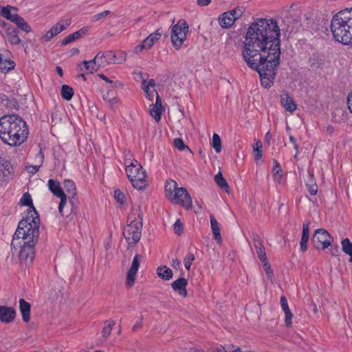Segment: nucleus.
<instances>
[{
    "instance_id": "obj_1",
    "label": "nucleus",
    "mask_w": 352,
    "mask_h": 352,
    "mask_svg": "<svg viewBox=\"0 0 352 352\" xmlns=\"http://www.w3.org/2000/svg\"><path fill=\"white\" fill-rule=\"evenodd\" d=\"M280 29L274 19L257 18L250 24L243 42V59L256 71L261 84L270 88L274 82L280 58Z\"/></svg>"
},
{
    "instance_id": "obj_2",
    "label": "nucleus",
    "mask_w": 352,
    "mask_h": 352,
    "mask_svg": "<svg viewBox=\"0 0 352 352\" xmlns=\"http://www.w3.org/2000/svg\"><path fill=\"white\" fill-rule=\"evenodd\" d=\"M26 122L15 114L4 116L0 119V139L10 146L23 144L28 138Z\"/></svg>"
},
{
    "instance_id": "obj_3",
    "label": "nucleus",
    "mask_w": 352,
    "mask_h": 352,
    "mask_svg": "<svg viewBox=\"0 0 352 352\" xmlns=\"http://www.w3.org/2000/svg\"><path fill=\"white\" fill-rule=\"evenodd\" d=\"M331 30L336 41L352 45V8L335 14L331 22Z\"/></svg>"
},
{
    "instance_id": "obj_4",
    "label": "nucleus",
    "mask_w": 352,
    "mask_h": 352,
    "mask_svg": "<svg viewBox=\"0 0 352 352\" xmlns=\"http://www.w3.org/2000/svg\"><path fill=\"white\" fill-rule=\"evenodd\" d=\"M40 218L36 210H32L30 214L21 219L13 236L12 246L16 239H21L23 242L37 243L39 237Z\"/></svg>"
},
{
    "instance_id": "obj_5",
    "label": "nucleus",
    "mask_w": 352,
    "mask_h": 352,
    "mask_svg": "<svg viewBox=\"0 0 352 352\" xmlns=\"http://www.w3.org/2000/svg\"><path fill=\"white\" fill-rule=\"evenodd\" d=\"M126 173L134 188L142 189L146 186V171L137 161L126 167Z\"/></svg>"
},
{
    "instance_id": "obj_6",
    "label": "nucleus",
    "mask_w": 352,
    "mask_h": 352,
    "mask_svg": "<svg viewBox=\"0 0 352 352\" xmlns=\"http://www.w3.org/2000/svg\"><path fill=\"white\" fill-rule=\"evenodd\" d=\"M127 222L129 223L124 229L123 235L126 240L130 239V233L141 232L142 228V214L140 208H133L129 214Z\"/></svg>"
},
{
    "instance_id": "obj_7",
    "label": "nucleus",
    "mask_w": 352,
    "mask_h": 352,
    "mask_svg": "<svg viewBox=\"0 0 352 352\" xmlns=\"http://www.w3.org/2000/svg\"><path fill=\"white\" fill-rule=\"evenodd\" d=\"M189 27L186 21L180 19L177 23L173 26L171 32V42L174 47L178 50L186 39Z\"/></svg>"
},
{
    "instance_id": "obj_8",
    "label": "nucleus",
    "mask_w": 352,
    "mask_h": 352,
    "mask_svg": "<svg viewBox=\"0 0 352 352\" xmlns=\"http://www.w3.org/2000/svg\"><path fill=\"white\" fill-rule=\"evenodd\" d=\"M333 241V237L323 228L317 229L311 239L312 243L317 250H325L331 244Z\"/></svg>"
},
{
    "instance_id": "obj_9",
    "label": "nucleus",
    "mask_w": 352,
    "mask_h": 352,
    "mask_svg": "<svg viewBox=\"0 0 352 352\" xmlns=\"http://www.w3.org/2000/svg\"><path fill=\"white\" fill-rule=\"evenodd\" d=\"M242 16V10L240 7L226 12L219 16V23L223 29L230 28L235 21Z\"/></svg>"
},
{
    "instance_id": "obj_10",
    "label": "nucleus",
    "mask_w": 352,
    "mask_h": 352,
    "mask_svg": "<svg viewBox=\"0 0 352 352\" xmlns=\"http://www.w3.org/2000/svg\"><path fill=\"white\" fill-rule=\"evenodd\" d=\"M171 201L175 204H179L185 209H190L192 207V199L185 188L181 187L175 191Z\"/></svg>"
},
{
    "instance_id": "obj_11",
    "label": "nucleus",
    "mask_w": 352,
    "mask_h": 352,
    "mask_svg": "<svg viewBox=\"0 0 352 352\" xmlns=\"http://www.w3.org/2000/svg\"><path fill=\"white\" fill-rule=\"evenodd\" d=\"M48 187L50 190L57 197L60 199V201L58 206V211L62 216L63 214V208L67 201V195L61 188L58 182L55 181L52 179L48 180Z\"/></svg>"
},
{
    "instance_id": "obj_12",
    "label": "nucleus",
    "mask_w": 352,
    "mask_h": 352,
    "mask_svg": "<svg viewBox=\"0 0 352 352\" xmlns=\"http://www.w3.org/2000/svg\"><path fill=\"white\" fill-rule=\"evenodd\" d=\"M162 34L161 29H158L154 33L148 35L141 43L135 47V53L138 54L143 50L151 49L154 43L160 38Z\"/></svg>"
},
{
    "instance_id": "obj_13",
    "label": "nucleus",
    "mask_w": 352,
    "mask_h": 352,
    "mask_svg": "<svg viewBox=\"0 0 352 352\" xmlns=\"http://www.w3.org/2000/svg\"><path fill=\"white\" fill-rule=\"evenodd\" d=\"M101 60L105 64H120L126 60V55L124 52L115 53L112 51L105 52H100Z\"/></svg>"
},
{
    "instance_id": "obj_14",
    "label": "nucleus",
    "mask_w": 352,
    "mask_h": 352,
    "mask_svg": "<svg viewBox=\"0 0 352 352\" xmlns=\"http://www.w3.org/2000/svg\"><path fill=\"white\" fill-rule=\"evenodd\" d=\"M37 243L23 242L21 245V248L19 252V259L21 261L31 263L34 258V246Z\"/></svg>"
},
{
    "instance_id": "obj_15",
    "label": "nucleus",
    "mask_w": 352,
    "mask_h": 352,
    "mask_svg": "<svg viewBox=\"0 0 352 352\" xmlns=\"http://www.w3.org/2000/svg\"><path fill=\"white\" fill-rule=\"evenodd\" d=\"M70 22L68 20H65L64 21H60L55 24L54 26L51 28L50 30H48L45 34L41 37V40L42 42H48L50 41L54 36L60 33L62 31L67 29V28L69 25Z\"/></svg>"
},
{
    "instance_id": "obj_16",
    "label": "nucleus",
    "mask_w": 352,
    "mask_h": 352,
    "mask_svg": "<svg viewBox=\"0 0 352 352\" xmlns=\"http://www.w3.org/2000/svg\"><path fill=\"white\" fill-rule=\"evenodd\" d=\"M140 257L141 256L139 254H136L134 256L131 266L127 272L126 278V284L127 285V286L130 287L134 285L135 280L136 278V274L140 265Z\"/></svg>"
},
{
    "instance_id": "obj_17",
    "label": "nucleus",
    "mask_w": 352,
    "mask_h": 352,
    "mask_svg": "<svg viewBox=\"0 0 352 352\" xmlns=\"http://www.w3.org/2000/svg\"><path fill=\"white\" fill-rule=\"evenodd\" d=\"M11 164L3 157L0 152V179L1 182H7L11 176Z\"/></svg>"
},
{
    "instance_id": "obj_18",
    "label": "nucleus",
    "mask_w": 352,
    "mask_h": 352,
    "mask_svg": "<svg viewBox=\"0 0 352 352\" xmlns=\"http://www.w3.org/2000/svg\"><path fill=\"white\" fill-rule=\"evenodd\" d=\"M16 317V311L11 307L0 305V322L8 324Z\"/></svg>"
},
{
    "instance_id": "obj_19",
    "label": "nucleus",
    "mask_w": 352,
    "mask_h": 352,
    "mask_svg": "<svg viewBox=\"0 0 352 352\" xmlns=\"http://www.w3.org/2000/svg\"><path fill=\"white\" fill-rule=\"evenodd\" d=\"M187 284V280L184 277H181L173 282L171 287L174 291L177 292L180 296L185 298L188 295V292L186 290Z\"/></svg>"
},
{
    "instance_id": "obj_20",
    "label": "nucleus",
    "mask_w": 352,
    "mask_h": 352,
    "mask_svg": "<svg viewBox=\"0 0 352 352\" xmlns=\"http://www.w3.org/2000/svg\"><path fill=\"white\" fill-rule=\"evenodd\" d=\"M0 15L14 23L17 22V18L21 16L16 13V8L10 6L3 7L0 10Z\"/></svg>"
},
{
    "instance_id": "obj_21",
    "label": "nucleus",
    "mask_w": 352,
    "mask_h": 352,
    "mask_svg": "<svg viewBox=\"0 0 352 352\" xmlns=\"http://www.w3.org/2000/svg\"><path fill=\"white\" fill-rule=\"evenodd\" d=\"M3 27L6 29V37L9 43L12 45H17L21 42L16 29L7 27V24L6 23H3Z\"/></svg>"
},
{
    "instance_id": "obj_22",
    "label": "nucleus",
    "mask_w": 352,
    "mask_h": 352,
    "mask_svg": "<svg viewBox=\"0 0 352 352\" xmlns=\"http://www.w3.org/2000/svg\"><path fill=\"white\" fill-rule=\"evenodd\" d=\"M63 186L68 195L69 202L72 207H74L75 205V195L76 194L75 183L72 180L65 179L63 182Z\"/></svg>"
},
{
    "instance_id": "obj_23",
    "label": "nucleus",
    "mask_w": 352,
    "mask_h": 352,
    "mask_svg": "<svg viewBox=\"0 0 352 352\" xmlns=\"http://www.w3.org/2000/svg\"><path fill=\"white\" fill-rule=\"evenodd\" d=\"M88 31V28H82L73 34L68 35L62 41L61 45H66L77 39H79L83 35L86 34Z\"/></svg>"
},
{
    "instance_id": "obj_24",
    "label": "nucleus",
    "mask_w": 352,
    "mask_h": 352,
    "mask_svg": "<svg viewBox=\"0 0 352 352\" xmlns=\"http://www.w3.org/2000/svg\"><path fill=\"white\" fill-rule=\"evenodd\" d=\"M309 221H305L302 224V237L300 243V250L302 252H305L307 250V243L309 238Z\"/></svg>"
},
{
    "instance_id": "obj_25",
    "label": "nucleus",
    "mask_w": 352,
    "mask_h": 352,
    "mask_svg": "<svg viewBox=\"0 0 352 352\" xmlns=\"http://www.w3.org/2000/svg\"><path fill=\"white\" fill-rule=\"evenodd\" d=\"M30 309L31 305L29 302H26L23 298L19 300V309L22 315V318L25 322L30 321Z\"/></svg>"
},
{
    "instance_id": "obj_26",
    "label": "nucleus",
    "mask_w": 352,
    "mask_h": 352,
    "mask_svg": "<svg viewBox=\"0 0 352 352\" xmlns=\"http://www.w3.org/2000/svg\"><path fill=\"white\" fill-rule=\"evenodd\" d=\"M210 224H211V229L212 231V234L214 236V239L217 241L218 243H221V236L220 232V228L219 224L217 221V220L215 219V217L213 215H210Z\"/></svg>"
},
{
    "instance_id": "obj_27",
    "label": "nucleus",
    "mask_w": 352,
    "mask_h": 352,
    "mask_svg": "<svg viewBox=\"0 0 352 352\" xmlns=\"http://www.w3.org/2000/svg\"><path fill=\"white\" fill-rule=\"evenodd\" d=\"M281 104L289 112L292 113L296 109V105L293 98L288 94L281 96Z\"/></svg>"
},
{
    "instance_id": "obj_28",
    "label": "nucleus",
    "mask_w": 352,
    "mask_h": 352,
    "mask_svg": "<svg viewBox=\"0 0 352 352\" xmlns=\"http://www.w3.org/2000/svg\"><path fill=\"white\" fill-rule=\"evenodd\" d=\"M178 188L177 183L173 179L167 181L165 185L166 197L171 200L174 193H175V191H177Z\"/></svg>"
},
{
    "instance_id": "obj_29",
    "label": "nucleus",
    "mask_w": 352,
    "mask_h": 352,
    "mask_svg": "<svg viewBox=\"0 0 352 352\" xmlns=\"http://www.w3.org/2000/svg\"><path fill=\"white\" fill-rule=\"evenodd\" d=\"M90 65H89V69H88L91 73H93L95 71L98 70V69L101 67H104L103 60H101L100 57V52H99L94 59L89 60Z\"/></svg>"
},
{
    "instance_id": "obj_30",
    "label": "nucleus",
    "mask_w": 352,
    "mask_h": 352,
    "mask_svg": "<svg viewBox=\"0 0 352 352\" xmlns=\"http://www.w3.org/2000/svg\"><path fill=\"white\" fill-rule=\"evenodd\" d=\"M157 274L159 277L165 280H168L173 277V271L166 265L160 266L157 269Z\"/></svg>"
},
{
    "instance_id": "obj_31",
    "label": "nucleus",
    "mask_w": 352,
    "mask_h": 352,
    "mask_svg": "<svg viewBox=\"0 0 352 352\" xmlns=\"http://www.w3.org/2000/svg\"><path fill=\"white\" fill-rule=\"evenodd\" d=\"M20 204L23 206H26L30 207V208L28 210L27 214H30V212L32 210H36V209L34 207L33 204H32V197L28 192H25L23 195L22 197L20 200Z\"/></svg>"
},
{
    "instance_id": "obj_32",
    "label": "nucleus",
    "mask_w": 352,
    "mask_h": 352,
    "mask_svg": "<svg viewBox=\"0 0 352 352\" xmlns=\"http://www.w3.org/2000/svg\"><path fill=\"white\" fill-rule=\"evenodd\" d=\"M341 245L342 251L350 256L349 262L352 263V243L346 238L341 241Z\"/></svg>"
},
{
    "instance_id": "obj_33",
    "label": "nucleus",
    "mask_w": 352,
    "mask_h": 352,
    "mask_svg": "<svg viewBox=\"0 0 352 352\" xmlns=\"http://www.w3.org/2000/svg\"><path fill=\"white\" fill-rule=\"evenodd\" d=\"M60 94L63 99L69 101L74 96V90L70 86L63 85L61 87Z\"/></svg>"
},
{
    "instance_id": "obj_34",
    "label": "nucleus",
    "mask_w": 352,
    "mask_h": 352,
    "mask_svg": "<svg viewBox=\"0 0 352 352\" xmlns=\"http://www.w3.org/2000/svg\"><path fill=\"white\" fill-rule=\"evenodd\" d=\"M214 181L216 184L224 191L228 192L229 190V186L228 184V182L225 179V178L223 177L221 173H217L214 176Z\"/></svg>"
},
{
    "instance_id": "obj_35",
    "label": "nucleus",
    "mask_w": 352,
    "mask_h": 352,
    "mask_svg": "<svg viewBox=\"0 0 352 352\" xmlns=\"http://www.w3.org/2000/svg\"><path fill=\"white\" fill-rule=\"evenodd\" d=\"M114 325L115 322L113 320H106L104 322V326L102 331V338L106 339L109 336Z\"/></svg>"
},
{
    "instance_id": "obj_36",
    "label": "nucleus",
    "mask_w": 352,
    "mask_h": 352,
    "mask_svg": "<svg viewBox=\"0 0 352 352\" xmlns=\"http://www.w3.org/2000/svg\"><path fill=\"white\" fill-rule=\"evenodd\" d=\"M309 182L306 184V186L311 195H316L318 192V186L313 178V175H309Z\"/></svg>"
},
{
    "instance_id": "obj_37",
    "label": "nucleus",
    "mask_w": 352,
    "mask_h": 352,
    "mask_svg": "<svg viewBox=\"0 0 352 352\" xmlns=\"http://www.w3.org/2000/svg\"><path fill=\"white\" fill-rule=\"evenodd\" d=\"M17 22H15V24L19 29L22 30L23 31L27 33L30 32L32 31L31 27L23 19V17L20 16L19 19L17 18Z\"/></svg>"
},
{
    "instance_id": "obj_38",
    "label": "nucleus",
    "mask_w": 352,
    "mask_h": 352,
    "mask_svg": "<svg viewBox=\"0 0 352 352\" xmlns=\"http://www.w3.org/2000/svg\"><path fill=\"white\" fill-rule=\"evenodd\" d=\"M15 67V63L14 61L10 60L3 59L2 63H0V69L2 71L9 72L11 69H13Z\"/></svg>"
},
{
    "instance_id": "obj_39",
    "label": "nucleus",
    "mask_w": 352,
    "mask_h": 352,
    "mask_svg": "<svg viewBox=\"0 0 352 352\" xmlns=\"http://www.w3.org/2000/svg\"><path fill=\"white\" fill-rule=\"evenodd\" d=\"M150 115L158 122L161 120L162 108L153 107L151 105L149 109Z\"/></svg>"
},
{
    "instance_id": "obj_40",
    "label": "nucleus",
    "mask_w": 352,
    "mask_h": 352,
    "mask_svg": "<svg viewBox=\"0 0 352 352\" xmlns=\"http://www.w3.org/2000/svg\"><path fill=\"white\" fill-rule=\"evenodd\" d=\"M212 146L217 153L221 151V141L219 135L217 133H214L212 140Z\"/></svg>"
},
{
    "instance_id": "obj_41",
    "label": "nucleus",
    "mask_w": 352,
    "mask_h": 352,
    "mask_svg": "<svg viewBox=\"0 0 352 352\" xmlns=\"http://www.w3.org/2000/svg\"><path fill=\"white\" fill-rule=\"evenodd\" d=\"M142 233L141 232H132L130 233V239L129 240H126L129 245H135L141 239Z\"/></svg>"
},
{
    "instance_id": "obj_42",
    "label": "nucleus",
    "mask_w": 352,
    "mask_h": 352,
    "mask_svg": "<svg viewBox=\"0 0 352 352\" xmlns=\"http://www.w3.org/2000/svg\"><path fill=\"white\" fill-rule=\"evenodd\" d=\"M174 146L179 151H182L185 149L188 150L190 153H192L190 148L186 146L182 138H176L174 140Z\"/></svg>"
},
{
    "instance_id": "obj_43",
    "label": "nucleus",
    "mask_w": 352,
    "mask_h": 352,
    "mask_svg": "<svg viewBox=\"0 0 352 352\" xmlns=\"http://www.w3.org/2000/svg\"><path fill=\"white\" fill-rule=\"evenodd\" d=\"M263 263V266L264 268V270L266 273V275L267 276V278H270L271 280H272V278L274 277V272L273 270L271 269L270 265L268 262V260L266 259V261H261Z\"/></svg>"
},
{
    "instance_id": "obj_44",
    "label": "nucleus",
    "mask_w": 352,
    "mask_h": 352,
    "mask_svg": "<svg viewBox=\"0 0 352 352\" xmlns=\"http://www.w3.org/2000/svg\"><path fill=\"white\" fill-rule=\"evenodd\" d=\"M111 13V12L110 10H105L102 12L98 13L91 17V21L96 22L98 21H100V20L107 17V16L110 15Z\"/></svg>"
},
{
    "instance_id": "obj_45",
    "label": "nucleus",
    "mask_w": 352,
    "mask_h": 352,
    "mask_svg": "<svg viewBox=\"0 0 352 352\" xmlns=\"http://www.w3.org/2000/svg\"><path fill=\"white\" fill-rule=\"evenodd\" d=\"M114 198L118 203L121 204H124L125 201V195L120 189L115 190Z\"/></svg>"
},
{
    "instance_id": "obj_46",
    "label": "nucleus",
    "mask_w": 352,
    "mask_h": 352,
    "mask_svg": "<svg viewBox=\"0 0 352 352\" xmlns=\"http://www.w3.org/2000/svg\"><path fill=\"white\" fill-rule=\"evenodd\" d=\"M195 256L191 252H189L188 254V255L185 257L184 258V265H185V267L186 270H189L190 267H191V265H192V262L195 260Z\"/></svg>"
},
{
    "instance_id": "obj_47",
    "label": "nucleus",
    "mask_w": 352,
    "mask_h": 352,
    "mask_svg": "<svg viewBox=\"0 0 352 352\" xmlns=\"http://www.w3.org/2000/svg\"><path fill=\"white\" fill-rule=\"evenodd\" d=\"M309 64L310 67L312 68L318 67L322 64V60L319 58L318 56L313 55V56L309 58Z\"/></svg>"
},
{
    "instance_id": "obj_48",
    "label": "nucleus",
    "mask_w": 352,
    "mask_h": 352,
    "mask_svg": "<svg viewBox=\"0 0 352 352\" xmlns=\"http://www.w3.org/2000/svg\"><path fill=\"white\" fill-rule=\"evenodd\" d=\"M256 250V252L258 254L260 261H266V259H267V256L265 254L264 246L260 245L258 247V248H257V250Z\"/></svg>"
},
{
    "instance_id": "obj_49",
    "label": "nucleus",
    "mask_w": 352,
    "mask_h": 352,
    "mask_svg": "<svg viewBox=\"0 0 352 352\" xmlns=\"http://www.w3.org/2000/svg\"><path fill=\"white\" fill-rule=\"evenodd\" d=\"M174 230L175 232L180 235L183 232V223L179 219H177L174 223Z\"/></svg>"
},
{
    "instance_id": "obj_50",
    "label": "nucleus",
    "mask_w": 352,
    "mask_h": 352,
    "mask_svg": "<svg viewBox=\"0 0 352 352\" xmlns=\"http://www.w3.org/2000/svg\"><path fill=\"white\" fill-rule=\"evenodd\" d=\"M285 313V322L287 327H290L292 324V319L293 318V314L291 312L290 309L288 311H284Z\"/></svg>"
},
{
    "instance_id": "obj_51",
    "label": "nucleus",
    "mask_w": 352,
    "mask_h": 352,
    "mask_svg": "<svg viewBox=\"0 0 352 352\" xmlns=\"http://www.w3.org/2000/svg\"><path fill=\"white\" fill-rule=\"evenodd\" d=\"M230 39L234 40L236 44L240 45V43L242 42V39L241 38L238 32H231V33L230 34Z\"/></svg>"
},
{
    "instance_id": "obj_52",
    "label": "nucleus",
    "mask_w": 352,
    "mask_h": 352,
    "mask_svg": "<svg viewBox=\"0 0 352 352\" xmlns=\"http://www.w3.org/2000/svg\"><path fill=\"white\" fill-rule=\"evenodd\" d=\"M280 305H281V307H282L283 311L289 310V306L287 304V298L285 296H283L280 297Z\"/></svg>"
},
{
    "instance_id": "obj_53",
    "label": "nucleus",
    "mask_w": 352,
    "mask_h": 352,
    "mask_svg": "<svg viewBox=\"0 0 352 352\" xmlns=\"http://www.w3.org/2000/svg\"><path fill=\"white\" fill-rule=\"evenodd\" d=\"M142 86L144 87H148V89H150V87H154L155 86V81L154 79H150L148 80V83L146 84V80L143 79L142 80Z\"/></svg>"
},
{
    "instance_id": "obj_54",
    "label": "nucleus",
    "mask_w": 352,
    "mask_h": 352,
    "mask_svg": "<svg viewBox=\"0 0 352 352\" xmlns=\"http://www.w3.org/2000/svg\"><path fill=\"white\" fill-rule=\"evenodd\" d=\"M254 159L256 161H258L263 156L262 149H253Z\"/></svg>"
},
{
    "instance_id": "obj_55",
    "label": "nucleus",
    "mask_w": 352,
    "mask_h": 352,
    "mask_svg": "<svg viewBox=\"0 0 352 352\" xmlns=\"http://www.w3.org/2000/svg\"><path fill=\"white\" fill-rule=\"evenodd\" d=\"M107 102L109 104L110 107L112 109H114L116 107V104L118 103V99L116 97H113L112 98H109Z\"/></svg>"
},
{
    "instance_id": "obj_56",
    "label": "nucleus",
    "mask_w": 352,
    "mask_h": 352,
    "mask_svg": "<svg viewBox=\"0 0 352 352\" xmlns=\"http://www.w3.org/2000/svg\"><path fill=\"white\" fill-rule=\"evenodd\" d=\"M143 89H144V91L146 94V98L149 100H152L153 98V96H154V94L153 93H152L151 91H150V89H148V87H143Z\"/></svg>"
},
{
    "instance_id": "obj_57",
    "label": "nucleus",
    "mask_w": 352,
    "mask_h": 352,
    "mask_svg": "<svg viewBox=\"0 0 352 352\" xmlns=\"http://www.w3.org/2000/svg\"><path fill=\"white\" fill-rule=\"evenodd\" d=\"M155 95H156L155 103L154 104H152V106L162 108V100H161L160 96H159V94H157V92L156 91H155Z\"/></svg>"
},
{
    "instance_id": "obj_58",
    "label": "nucleus",
    "mask_w": 352,
    "mask_h": 352,
    "mask_svg": "<svg viewBox=\"0 0 352 352\" xmlns=\"http://www.w3.org/2000/svg\"><path fill=\"white\" fill-rule=\"evenodd\" d=\"M142 327V317L141 316L140 320H138L135 324L133 326L132 330L133 331H137L138 329Z\"/></svg>"
},
{
    "instance_id": "obj_59",
    "label": "nucleus",
    "mask_w": 352,
    "mask_h": 352,
    "mask_svg": "<svg viewBox=\"0 0 352 352\" xmlns=\"http://www.w3.org/2000/svg\"><path fill=\"white\" fill-rule=\"evenodd\" d=\"M274 162H275V164L274 166L273 170L276 175H278V174H279V173H280L282 171L281 167L277 161H274Z\"/></svg>"
},
{
    "instance_id": "obj_60",
    "label": "nucleus",
    "mask_w": 352,
    "mask_h": 352,
    "mask_svg": "<svg viewBox=\"0 0 352 352\" xmlns=\"http://www.w3.org/2000/svg\"><path fill=\"white\" fill-rule=\"evenodd\" d=\"M347 104L350 112L352 113V91L348 95Z\"/></svg>"
},
{
    "instance_id": "obj_61",
    "label": "nucleus",
    "mask_w": 352,
    "mask_h": 352,
    "mask_svg": "<svg viewBox=\"0 0 352 352\" xmlns=\"http://www.w3.org/2000/svg\"><path fill=\"white\" fill-rule=\"evenodd\" d=\"M171 265L173 268L178 269L181 265V262L177 258H175L172 261Z\"/></svg>"
},
{
    "instance_id": "obj_62",
    "label": "nucleus",
    "mask_w": 352,
    "mask_h": 352,
    "mask_svg": "<svg viewBox=\"0 0 352 352\" xmlns=\"http://www.w3.org/2000/svg\"><path fill=\"white\" fill-rule=\"evenodd\" d=\"M262 142L258 140L253 144V149H262Z\"/></svg>"
},
{
    "instance_id": "obj_63",
    "label": "nucleus",
    "mask_w": 352,
    "mask_h": 352,
    "mask_svg": "<svg viewBox=\"0 0 352 352\" xmlns=\"http://www.w3.org/2000/svg\"><path fill=\"white\" fill-rule=\"evenodd\" d=\"M211 0H197V3L199 6H206L210 3Z\"/></svg>"
},
{
    "instance_id": "obj_64",
    "label": "nucleus",
    "mask_w": 352,
    "mask_h": 352,
    "mask_svg": "<svg viewBox=\"0 0 352 352\" xmlns=\"http://www.w3.org/2000/svg\"><path fill=\"white\" fill-rule=\"evenodd\" d=\"M211 352H228V351H226L224 347L221 346V347L212 349L211 350Z\"/></svg>"
}]
</instances>
